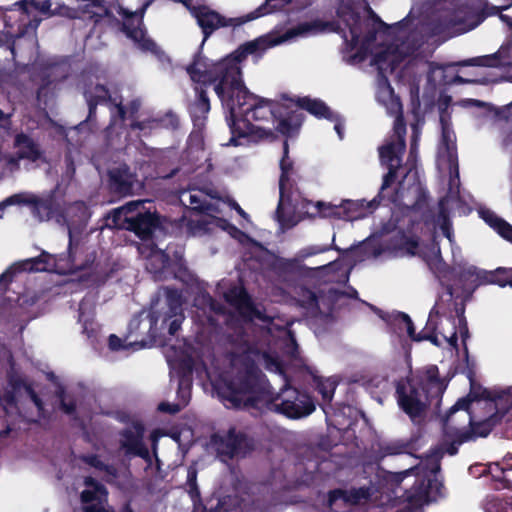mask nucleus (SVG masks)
I'll list each match as a JSON object with an SVG mask.
<instances>
[{
	"mask_svg": "<svg viewBox=\"0 0 512 512\" xmlns=\"http://www.w3.org/2000/svg\"><path fill=\"white\" fill-rule=\"evenodd\" d=\"M98 494H101L100 491L92 490V489H85L80 494L81 502L84 504H93L92 502L96 501L98 499Z\"/></svg>",
	"mask_w": 512,
	"mask_h": 512,
	"instance_id": "obj_64",
	"label": "nucleus"
},
{
	"mask_svg": "<svg viewBox=\"0 0 512 512\" xmlns=\"http://www.w3.org/2000/svg\"><path fill=\"white\" fill-rule=\"evenodd\" d=\"M291 0H265L263 4H261L254 11L246 14V20L253 21L257 18L265 16L267 14L273 13L275 11L280 10L284 5L290 3Z\"/></svg>",
	"mask_w": 512,
	"mask_h": 512,
	"instance_id": "obj_38",
	"label": "nucleus"
},
{
	"mask_svg": "<svg viewBox=\"0 0 512 512\" xmlns=\"http://www.w3.org/2000/svg\"><path fill=\"white\" fill-rule=\"evenodd\" d=\"M412 134L410 138V150L408 155V161L415 160L418 154L419 141H420V129L417 124L412 125Z\"/></svg>",
	"mask_w": 512,
	"mask_h": 512,
	"instance_id": "obj_54",
	"label": "nucleus"
},
{
	"mask_svg": "<svg viewBox=\"0 0 512 512\" xmlns=\"http://www.w3.org/2000/svg\"><path fill=\"white\" fill-rule=\"evenodd\" d=\"M480 217L484 220V222L489 225L494 231H496L501 237L505 232H512V225H510L506 220L499 217L495 212L490 209H482L480 212Z\"/></svg>",
	"mask_w": 512,
	"mask_h": 512,
	"instance_id": "obj_36",
	"label": "nucleus"
},
{
	"mask_svg": "<svg viewBox=\"0 0 512 512\" xmlns=\"http://www.w3.org/2000/svg\"><path fill=\"white\" fill-rule=\"evenodd\" d=\"M272 392L273 387L263 371L254 361L247 360L225 383L222 396L234 409L265 413Z\"/></svg>",
	"mask_w": 512,
	"mask_h": 512,
	"instance_id": "obj_2",
	"label": "nucleus"
},
{
	"mask_svg": "<svg viewBox=\"0 0 512 512\" xmlns=\"http://www.w3.org/2000/svg\"><path fill=\"white\" fill-rule=\"evenodd\" d=\"M280 177H279V194L285 195L286 193H293L296 189L297 182L301 179L298 168L295 162L289 156V143L285 139L283 142V153L279 162Z\"/></svg>",
	"mask_w": 512,
	"mask_h": 512,
	"instance_id": "obj_20",
	"label": "nucleus"
},
{
	"mask_svg": "<svg viewBox=\"0 0 512 512\" xmlns=\"http://www.w3.org/2000/svg\"><path fill=\"white\" fill-rule=\"evenodd\" d=\"M185 405L181 402L178 403H169V402H161L158 405V410L163 413H168L170 415H174L180 412Z\"/></svg>",
	"mask_w": 512,
	"mask_h": 512,
	"instance_id": "obj_61",
	"label": "nucleus"
},
{
	"mask_svg": "<svg viewBox=\"0 0 512 512\" xmlns=\"http://www.w3.org/2000/svg\"><path fill=\"white\" fill-rule=\"evenodd\" d=\"M148 200H133L110 211L106 217L109 226L135 234L141 241H151L162 227L160 214L145 207Z\"/></svg>",
	"mask_w": 512,
	"mask_h": 512,
	"instance_id": "obj_3",
	"label": "nucleus"
},
{
	"mask_svg": "<svg viewBox=\"0 0 512 512\" xmlns=\"http://www.w3.org/2000/svg\"><path fill=\"white\" fill-rule=\"evenodd\" d=\"M303 120L304 116L301 112L283 104V110H280L274 119L277 122L275 128L286 138L294 137L298 134Z\"/></svg>",
	"mask_w": 512,
	"mask_h": 512,
	"instance_id": "obj_23",
	"label": "nucleus"
},
{
	"mask_svg": "<svg viewBox=\"0 0 512 512\" xmlns=\"http://www.w3.org/2000/svg\"><path fill=\"white\" fill-rule=\"evenodd\" d=\"M80 460L99 471L108 470V465L105 464L97 454L81 455Z\"/></svg>",
	"mask_w": 512,
	"mask_h": 512,
	"instance_id": "obj_55",
	"label": "nucleus"
},
{
	"mask_svg": "<svg viewBox=\"0 0 512 512\" xmlns=\"http://www.w3.org/2000/svg\"><path fill=\"white\" fill-rule=\"evenodd\" d=\"M226 301L233 306L245 322L264 320L265 315L254 304L244 287H232L225 294Z\"/></svg>",
	"mask_w": 512,
	"mask_h": 512,
	"instance_id": "obj_18",
	"label": "nucleus"
},
{
	"mask_svg": "<svg viewBox=\"0 0 512 512\" xmlns=\"http://www.w3.org/2000/svg\"><path fill=\"white\" fill-rule=\"evenodd\" d=\"M339 16L346 22V25L349 28L352 44L357 45L361 34L360 14L352 8L346 7L339 13Z\"/></svg>",
	"mask_w": 512,
	"mask_h": 512,
	"instance_id": "obj_34",
	"label": "nucleus"
},
{
	"mask_svg": "<svg viewBox=\"0 0 512 512\" xmlns=\"http://www.w3.org/2000/svg\"><path fill=\"white\" fill-rule=\"evenodd\" d=\"M342 501L344 504H346V490L337 488L330 490L328 493V499L327 504L329 507H333L337 504L338 501Z\"/></svg>",
	"mask_w": 512,
	"mask_h": 512,
	"instance_id": "obj_58",
	"label": "nucleus"
},
{
	"mask_svg": "<svg viewBox=\"0 0 512 512\" xmlns=\"http://www.w3.org/2000/svg\"><path fill=\"white\" fill-rule=\"evenodd\" d=\"M416 198L412 205L407 206L408 213H420V220L410 219L407 226V231L400 230V242L398 248L404 250L411 256L416 254L419 247V237L414 234V227L422 221L425 225H430L434 222V212L428 205V194L422 188L416 189Z\"/></svg>",
	"mask_w": 512,
	"mask_h": 512,
	"instance_id": "obj_8",
	"label": "nucleus"
},
{
	"mask_svg": "<svg viewBox=\"0 0 512 512\" xmlns=\"http://www.w3.org/2000/svg\"><path fill=\"white\" fill-rule=\"evenodd\" d=\"M439 218L442 219V224L440 228L442 230L443 235L451 241L453 236L452 226L447 215V212L442 204L440 206Z\"/></svg>",
	"mask_w": 512,
	"mask_h": 512,
	"instance_id": "obj_56",
	"label": "nucleus"
},
{
	"mask_svg": "<svg viewBox=\"0 0 512 512\" xmlns=\"http://www.w3.org/2000/svg\"><path fill=\"white\" fill-rule=\"evenodd\" d=\"M55 397L59 401V409L68 416H75L77 413V402L74 396L67 394L62 384L56 386Z\"/></svg>",
	"mask_w": 512,
	"mask_h": 512,
	"instance_id": "obj_37",
	"label": "nucleus"
},
{
	"mask_svg": "<svg viewBox=\"0 0 512 512\" xmlns=\"http://www.w3.org/2000/svg\"><path fill=\"white\" fill-rule=\"evenodd\" d=\"M316 209L321 217H330L345 221L362 219L374 210L369 207L368 202L365 203V200H345L340 205H332L319 201L316 204Z\"/></svg>",
	"mask_w": 512,
	"mask_h": 512,
	"instance_id": "obj_16",
	"label": "nucleus"
},
{
	"mask_svg": "<svg viewBox=\"0 0 512 512\" xmlns=\"http://www.w3.org/2000/svg\"><path fill=\"white\" fill-rule=\"evenodd\" d=\"M469 421L475 438L487 437L493 429V421L491 418L481 422L472 423L471 417H469Z\"/></svg>",
	"mask_w": 512,
	"mask_h": 512,
	"instance_id": "obj_53",
	"label": "nucleus"
},
{
	"mask_svg": "<svg viewBox=\"0 0 512 512\" xmlns=\"http://www.w3.org/2000/svg\"><path fill=\"white\" fill-rule=\"evenodd\" d=\"M369 496V489L365 487L346 490V504L356 505L361 500L368 499Z\"/></svg>",
	"mask_w": 512,
	"mask_h": 512,
	"instance_id": "obj_52",
	"label": "nucleus"
},
{
	"mask_svg": "<svg viewBox=\"0 0 512 512\" xmlns=\"http://www.w3.org/2000/svg\"><path fill=\"white\" fill-rule=\"evenodd\" d=\"M14 145L17 148L16 155L19 159L35 162L41 158L42 152L39 145L25 133L16 135Z\"/></svg>",
	"mask_w": 512,
	"mask_h": 512,
	"instance_id": "obj_28",
	"label": "nucleus"
},
{
	"mask_svg": "<svg viewBox=\"0 0 512 512\" xmlns=\"http://www.w3.org/2000/svg\"><path fill=\"white\" fill-rule=\"evenodd\" d=\"M509 64L508 61L500 59L499 54L496 52L490 55L479 56L465 60L462 65L464 66H481V67H500Z\"/></svg>",
	"mask_w": 512,
	"mask_h": 512,
	"instance_id": "obj_39",
	"label": "nucleus"
},
{
	"mask_svg": "<svg viewBox=\"0 0 512 512\" xmlns=\"http://www.w3.org/2000/svg\"><path fill=\"white\" fill-rule=\"evenodd\" d=\"M482 273H485V270L478 269L475 266L463 268L459 273V281L466 291L473 292L480 285H484Z\"/></svg>",
	"mask_w": 512,
	"mask_h": 512,
	"instance_id": "obj_33",
	"label": "nucleus"
},
{
	"mask_svg": "<svg viewBox=\"0 0 512 512\" xmlns=\"http://www.w3.org/2000/svg\"><path fill=\"white\" fill-rule=\"evenodd\" d=\"M415 383L425 389L428 394L433 395L435 405H439L447 388V383L440 377L439 369L436 365L428 366L425 370V377Z\"/></svg>",
	"mask_w": 512,
	"mask_h": 512,
	"instance_id": "obj_26",
	"label": "nucleus"
},
{
	"mask_svg": "<svg viewBox=\"0 0 512 512\" xmlns=\"http://www.w3.org/2000/svg\"><path fill=\"white\" fill-rule=\"evenodd\" d=\"M189 205L192 211L198 213H205L209 210L210 207V204L206 201L201 193H190Z\"/></svg>",
	"mask_w": 512,
	"mask_h": 512,
	"instance_id": "obj_51",
	"label": "nucleus"
},
{
	"mask_svg": "<svg viewBox=\"0 0 512 512\" xmlns=\"http://www.w3.org/2000/svg\"><path fill=\"white\" fill-rule=\"evenodd\" d=\"M76 14H77V12L75 9L62 4V5H57L54 9H52L50 7V12L48 14V17L59 15V16H64V17H67L70 19H74V18H76Z\"/></svg>",
	"mask_w": 512,
	"mask_h": 512,
	"instance_id": "obj_57",
	"label": "nucleus"
},
{
	"mask_svg": "<svg viewBox=\"0 0 512 512\" xmlns=\"http://www.w3.org/2000/svg\"><path fill=\"white\" fill-rule=\"evenodd\" d=\"M472 402L473 400L469 395L458 399L456 403L446 412L443 418L444 424L449 425L453 414L459 410H464L469 414V408Z\"/></svg>",
	"mask_w": 512,
	"mask_h": 512,
	"instance_id": "obj_48",
	"label": "nucleus"
},
{
	"mask_svg": "<svg viewBox=\"0 0 512 512\" xmlns=\"http://www.w3.org/2000/svg\"><path fill=\"white\" fill-rule=\"evenodd\" d=\"M324 23L320 20L302 22L285 31L281 38L269 35L260 36L241 44L236 50L213 62L198 51L186 71L192 81L214 84V91L227 111L226 121L230 129L229 143L240 145L239 139L252 137L266 139L273 132L271 129L254 125L252 121H269L283 110V104L250 92L243 80L241 63L249 55L261 56L268 48L297 36L321 31Z\"/></svg>",
	"mask_w": 512,
	"mask_h": 512,
	"instance_id": "obj_1",
	"label": "nucleus"
},
{
	"mask_svg": "<svg viewBox=\"0 0 512 512\" xmlns=\"http://www.w3.org/2000/svg\"><path fill=\"white\" fill-rule=\"evenodd\" d=\"M394 49L395 48L387 47L386 49L378 51L373 55L371 63L377 67L378 74L381 77H385V69H387L386 64L391 58Z\"/></svg>",
	"mask_w": 512,
	"mask_h": 512,
	"instance_id": "obj_45",
	"label": "nucleus"
},
{
	"mask_svg": "<svg viewBox=\"0 0 512 512\" xmlns=\"http://www.w3.org/2000/svg\"><path fill=\"white\" fill-rule=\"evenodd\" d=\"M481 4H482V7L479 11L468 15L469 23L467 24V28L464 29V31H469V30L476 28L487 17L496 16V15L500 14V12L507 10L512 5V3H511V4L505 5V6H494V5H491L487 0H481Z\"/></svg>",
	"mask_w": 512,
	"mask_h": 512,
	"instance_id": "obj_32",
	"label": "nucleus"
},
{
	"mask_svg": "<svg viewBox=\"0 0 512 512\" xmlns=\"http://www.w3.org/2000/svg\"><path fill=\"white\" fill-rule=\"evenodd\" d=\"M396 399L400 409L407 414L411 420L422 417L426 411L435 404L433 395L414 381L396 383Z\"/></svg>",
	"mask_w": 512,
	"mask_h": 512,
	"instance_id": "obj_7",
	"label": "nucleus"
},
{
	"mask_svg": "<svg viewBox=\"0 0 512 512\" xmlns=\"http://www.w3.org/2000/svg\"><path fill=\"white\" fill-rule=\"evenodd\" d=\"M83 96L88 106V115L84 122L93 124L96 122L97 106L112 102L110 91L105 85L96 84L91 88H86L83 92Z\"/></svg>",
	"mask_w": 512,
	"mask_h": 512,
	"instance_id": "obj_25",
	"label": "nucleus"
},
{
	"mask_svg": "<svg viewBox=\"0 0 512 512\" xmlns=\"http://www.w3.org/2000/svg\"><path fill=\"white\" fill-rule=\"evenodd\" d=\"M194 371V360L192 357H187L183 359L180 363L178 378L179 377H189L192 378Z\"/></svg>",
	"mask_w": 512,
	"mask_h": 512,
	"instance_id": "obj_59",
	"label": "nucleus"
},
{
	"mask_svg": "<svg viewBox=\"0 0 512 512\" xmlns=\"http://www.w3.org/2000/svg\"><path fill=\"white\" fill-rule=\"evenodd\" d=\"M197 474L198 471L195 467L190 466L188 468L186 486L188 487V494L194 503L200 500V490L197 484Z\"/></svg>",
	"mask_w": 512,
	"mask_h": 512,
	"instance_id": "obj_46",
	"label": "nucleus"
},
{
	"mask_svg": "<svg viewBox=\"0 0 512 512\" xmlns=\"http://www.w3.org/2000/svg\"><path fill=\"white\" fill-rule=\"evenodd\" d=\"M432 480L425 477H416L412 486L405 489L402 497L412 506H422L430 501V488Z\"/></svg>",
	"mask_w": 512,
	"mask_h": 512,
	"instance_id": "obj_27",
	"label": "nucleus"
},
{
	"mask_svg": "<svg viewBox=\"0 0 512 512\" xmlns=\"http://www.w3.org/2000/svg\"><path fill=\"white\" fill-rule=\"evenodd\" d=\"M508 457L503 458L501 462L496 464L500 474L494 475V479L503 484V488L512 490V463L507 462Z\"/></svg>",
	"mask_w": 512,
	"mask_h": 512,
	"instance_id": "obj_42",
	"label": "nucleus"
},
{
	"mask_svg": "<svg viewBox=\"0 0 512 512\" xmlns=\"http://www.w3.org/2000/svg\"><path fill=\"white\" fill-rule=\"evenodd\" d=\"M469 366V364H467ZM475 373L472 368L468 367L467 377L470 381L471 389L468 394L473 401L480 400H489L493 402H502V400L508 397V393L506 391H492L487 388H483L480 385H477L474 380Z\"/></svg>",
	"mask_w": 512,
	"mask_h": 512,
	"instance_id": "obj_29",
	"label": "nucleus"
},
{
	"mask_svg": "<svg viewBox=\"0 0 512 512\" xmlns=\"http://www.w3.org/2000/svg\"><path fill=\"white\" fill-rule=\"evenodd\" d=\"M66 220L68 225L79 224L86 225L90 218L89 207L84 201H75L66 209ZM69 243L67 254L59 255V261H65L67 272H77L85 270L88 267L86 261L82 260L80 254L83 252V245L79 238H75L72 229H68Z\"/></svg>",
	"mask_w": 512,
	"mask_h": 512,
	"instance_id": "obj_5",
	"label": "nucleus"
},
{
	"mask_svg": "<svg viewBox=\"0 0 512 512\" xmlns=\"http://www.w3.org/2000/svg\"><path fill=\"white\" fill-rule=\"evenodd\" d=\"M137 184V174L126 163L111 167L107 171L106 185L112 196L117 198L132 196L136 191Z\"/></svg>",
	"mask_w": 512,
	"mask_h": 512,
	"instance_id": "obj_15",
	"label": "nucleus"
},
{
	"mask_svg": "<svg viewBox=\"0 0 512 512\" xmlns=\"http://www.w3.org/2000/svg\"><path fill=\"white\" fill-rule=\"evenodd\" d=\"M192 385L193 378H178L177 398L179 399V402L183 403L185 406H187L190 401Z\"/></svg>",
	"mask_w": 512,
	"mask_h": 512,
	"instance_id": "obj_47",
	"label": "nucleus"
},
{
	"mask_svg": "<svg viewBox=\"0 0 512 512\" xmlns=\"http://www.w3.org/2000/svg\"><path fill=\"white\" fill-rule=\"evenodd\" d=\"M503 61H508L512 58V40L507 41L501 45L500 49L496 52Z\"/></svg>",
	"mask_w": 512,
	"mask_h": 512,
	"instance_id": "obj_62",
	"label": "nucleus"
},
{
	"mask_svg": "<svg viewBox=\"0 0 512 512\" xmlns=\"http://www.w3.org/2000/svg\"><path fill=\"white\" fill-rule=\"evenodd\" d=\"M403 61V58L397 53V49H394L393 54L391 55V58L388 60L385 69V79L387 80L388 74H393L395 70L399 67L401 62Z\"/></svg>",
	"mask_w": 512,
	"mask_h": 512,
	"instance_id": "obj_60",
	"label": "nucleus"
},
{
	"mask_svg": "<svg viewBox=\"0 0 512 512\" xmlns=\"http://www.w3.org/2000/svg\"><path fill=\"white\" fill-rule=\"evenodd\" d=\"M144 433L145 428L140 421L132 422L119 432V445L125 455L149 458V450L143 442Z\"/></svg>",
	"mask_w": 512,
	"mask_h": 512,
	"instance_id": "obj_17",
	"label": "nucleus"
},
{
	"mask_svg": "<svg viewBox=\"0 0 512 512\" xmlns=\"http://www.w3.org/2000/svg\"><path fill=\"white\" fill-rule=\"evenodd\" d=\"M215 443L217 444L218 454L228 459L244 458L255 449L254 439L235 427H231L227 434L219 437V440H215Z\"/></svg>",
	"mask_w": 512,
	"mask_h": 512,
	"instance_id": "obj_14",
	"label": "nucleus"
},
{
	"mask_svg": "<svg viewBox=\"0 0 512 512\" xmlns=\"http://www.w3.org/2000/svg\"><path fill=\"white\" fill-rule=\"evenodd\" d=\"M409 446V443L403 441H392L381 444L379 447V452L382 454V456L399 455L407 453Z\"/></svg>",
	"mask_w": 512,
	"mask_h": 512,
	"instance_id": "obj_44",
	"label": "nucleus"
},
{
	"mask_svg": "<svg viewBox=\"0 0 512 512\" xmlns=\"http://www.w3.org/2000/svg\"><path fill=\"white\" fill-rule=\"evenodd\" d=\"M31 206L33 207L34 213L41 221H48L54 218L59 212V204L53 193L45 198L33 196Z\"/></svg>",
	"mask_w": 512,
	"mask_h": 512,
	"instance_id": "obj_30",
	"label": "nucleus"
},
{
	"mask_svg": "<svg viewBox=\"0 0 512 512\" xmlns=\"http://www.w3.org/2000/svg\"><path fill=\"white\" fill-rule=\"evenodd\" d=\"M388 171L383 176L382 185L379 189L378 194L368 202V205L372 209H376L380 204L384 203V205L394 204L398 201V189H394L392 192H388V189L394 184L398 170L401 167L396 166H386Z\"/></svg>",
	"mask_w": 512,
	"mask_h": 512,
	"instance_id": "obj_24",
	"label": "nucleus"
},
{
	"mask_svg": "<svg viewBox=\"0 0 512 512\" xmlns=\"http://www.w3.org/2000/svg\"><path fill=\"white\" fill-rule=\"evenodd\" d=\"M316 409L312 396L304 390L292 386L288 380L279 390L272 392L265 412H273L288 419H301L312 414Z\"/></svg>",
	"mask_w": 512,
	"mask_h": 512,
	"instance_id": "obj_4",
	"label": "nucleus"
},
{
	"mask_svg": "<svg viewBox=\"0 0 512 512\" xmlns=\"http://www.w3.org/2000/svg\"><path fill=\"white\" fill-rule=\"evenodd\" d=\"M485 284H496L500 287H512V268L498 267L493 271L482 273Z\"/></svg>",
	"mask_w": 512,
	"mask_h": 512,
	"instance_id": "obj_35",
	"label": "nucleus"
},
{
	"mask_svg": "<svg viewBox=\"0 0 512 512\" xmlns=\"http://www.w3.org/2000/svg\"><path fill=\"white\" fill-rule=\"evenodd\" d=\"M295 104L298 108L306 110L317 118L333 120V113L326 103L320 99H311L310 97H299Z\"/></svg>",
	"mask_w": 512,
	"mask_h": 512,
	"instance_id": "obj_31",
	"label": "nucleus"
},
{
	"mask_svg": "<svg viewBox=\"0 0 512 512\" xmlns=\"http://www.w3.org/2000/svg\"><path fill=\"white\" fill-rule=\"evenodd\" d=\"M428 266L438 279H447L452 274V268L442 259L436 256L428 262Z\"/></svg>",
	"mask_w": 512,
	"mask_h": 512,
	"instance_id": "obj_43",
	"label": "nucleus"
},
{
	"mask_svg": "<svg viewBox=\"0 0 512 512\" xmlns=\"http://www.w3.org/2000/svg\"><path fill=\"white\" fill-rule=\"evenodd\" d=\"M280 271L288 274H302L307 268L297 259H282L278 263Z\"/></svg>",
	"mask_w": 512,
	"mask_h": 512,
	"instance_id": "obj_50",
	"label": "nucleus"
},
{
	"mask_svg": "<svg viewBox=\"0 0 512 512\" xmlns=\"http://www.w3.org/2000/svg\"><path fill=\"white\" fill-rule=\"evenodd\" d=\"M396 104L401 111L399 98ZM406 122L402 112L396 116L393 125V136L395 140L390 141L379 147L380 162L384 166L402 167V157L406 150Z\"/></svg>",
	"mask_w": 512,
	"mask_h": 512,
	"instance_id": "obj_12",
	"label": "nucleus"
},
{
	"mask_svg": "<svg viewBox=\"0 0 512 512\" xmlns=\"http://www.w3.org/2000/svg\"><path fill=\"white\" fill-rule=\"evenodd\" d=\"M168 310L161 322V328H168V334L175 336L185 319L182 307V295L177 289H167Z\"/></svg>",
	"mask_w": 512,
	"mask_h": 512,
	"instance_id": "obj_19",
	"label": "nucleus"
},
{
	"mask_svg": "<svg viewBox=\"0 0 512 512\" xmlns=\"http://www.w3.org/2000/svg\"><path fill=\"white\" fill-rule=\"evenodd\" d=\"M174 1L183 3L189 8L191 15L195 18L197 25L203 33L201 46L216 30L224 27H238L248 22L245 15L227 18L206 5L190 6L188 0Z\"/></svg>",
	"mask_w": 512,
	"mask_h": 512,
	"instance_id": "obj_9",
	"label": "nucleus"
},
{
	"mask_svg": "<svg viewBox=\"0 0 512 512\" xmlns=\"http://www.w3.org/2000/svg\"><path fill=\"white\" fill-rule=\"evenodd\" d=\"M446 315V309L443 302H437L431 309L426 327L420 333L415 332V327L410 316L404 312H397L391 316V324L395 325L399 330L405 329L408 336L413 341H430L438 346L439 341L437 337V323L433 322V316Z\"/></svg>",
	"mask_w": 512,
	"mask_h": 512,
	"instance_id": "obj_11",
	"label": "nucleus"
},
{
	"mask_svg": "<svg viewBox=\"0 0 512 512\" xmlns=\"http://www.w3.org/2000/svg\"><path fill=\"white\" fill-rule=\"evenodd\" d=\"M446 294L448 296V301L451 302V304L453 305V310L455 314H452V311H450L449 315L447 316V319L451 326L449 333L447 334L444 331V329H442V331H440V334L452 348L458 349L457 329L459 330L462 343L464 346V351L466 354V361L467 364H469L468 348L466 341L469 338L470 334L467 320L465 317V304L463 301L457 302L456 300H454V288L452 285L446 286Z\"/></svg>",
	"mask_w": 512,
	"mask_h": 512,
	"instance_id": "obj_10",
	"label": "nucleus"
},
{
	"mask_svg": "<svg viewBox=\"0 0 512 512\" xmlns=\"http://www.w3.org/2000/svg\"><path fill=\"white\" fill-rule=\"evenodd\" d=\"M207 303L209 305L210 310L212 312H214L215 314H218V315L226 314V307L222 303L215 300L210 295L207 296Z\"/></svg>",
	"mask_w": 512,
	"mask_h": 512,
	"instance_id": "obj_63",
	"label": "nucleus"
},
{
	"mask_svg": "<svg viewBox=\"0 0 512 512\" xmlns=\"http://www.w3.org/2000/svg\"><path fill=\"white\" fill-rule=\"evenodd\" d=\"M34 195H29L27 193H16L0 203V208H5L11 205H32Z\"/></svg>",
	"mask_w": 512,
	"mask_h": 512,
	"instance_id": "obj_49",
	"label": "nucleus"
},
{
	"mask_svg": "<svg viewBox=\"0 0 512 512\" xmlns=\"http://www.w3.org/2000/svg\"><path fill=\"white\" fill-rule=\"evenodd\" d=\"M26 14H29V7L48 17L52 3L50 0H20L15 3Z\"/></svg>",
	"mask_w": 512,
	"mask_h": 512,
	"instance_id": "obj_41",
	"label": "nucleus"
},
{
	"mask_svg": "<svg viewBox=\"0 0 512 512\" xmlns=\"http://www.w3.org/2000/svg\"><path fill=\"white\" fill-rule=\"evenodd\" d=\"M298 304L312 314L320 311L319 301L316 293L311 289L304 287L299 292Z\"/></svg>",
	"mask_w": 512,
	"mask_h": 512,
	"instance_id": "obj_40",
	"label": "nucleus"
},
{
	"mask_svg": "<svg viewBox=\"0 0 512 512\" xmlns=\"http://www.w3.org/2000/svg\"><path fill=\"white\" fill-rule=\"evenodd\" d=\"M69 76V67L65 63L51 62L39 65L32 74V80L38 85L36 97L46 98L56 84L63 82Z\"/></svg>",
	"mask_w": 512,
	"mask_h": 512,
	"instance_id": "obj_13",
	"label": "nucleus"
},
{
	"mask_svg": "<svg viewBox=\"0 0 512 512\" xmlns=\"http://www.w3.org/2000/svg\"><path fill=\"white\" fill-rule=\"evenodd\" d=\"M299 372L311 378V385L322 396V409L326 415V419L329 420L333 418L330 424L338 429L349 427L351 425V421L349 419L345 420L344 418L341 420L340 418L342 417V414H344V410H351V407L349 405H342L341 407L334 408L331 405V401L337 387V382L330 378H323L319 376L316 369L304 363L299 367Z\"/></svg>",
	"mask_w": 512,
	"mask_h": 512,
	"instance_id": "obj_6",
	"label": "nucleus"
},
{
	"mask_svg": "<svg viewBox=\"0 0 512 512\" xmlns=\"http://www.w3.org/2000/svg\"><path fill=\"white\" fill-rule=\"evenodd\" d=\"M196 85L194 87L195 99L189 104L188 112L195 127L201 128L204 126L207 115L210 112L211 105L210 99L207 94V88L211 84H204L193 81Z\"/></svg>",
	"mask_w": 512,
	"mask_h": 512,
	"instance_id": "obj_21",
	"label": "nucleus"
},
{
	"mask_svg": "<svg viewBox=\"0 0 512 512\" xmlns=\"http://www.w3.org/2000/svg\"><path fill=\"white\" fill-rule=\"evenodd\" d=\"M50 255L42 252L39 256L26 259L14 264L0 275V283L9 284L13 281L16 272H42L48 270Z\"/></svg>",
	"mask_w": 512,
	"mask_h": 512,
	"instance_id": "obj_22",
	"label": "nucleus"
}]
</instances>
